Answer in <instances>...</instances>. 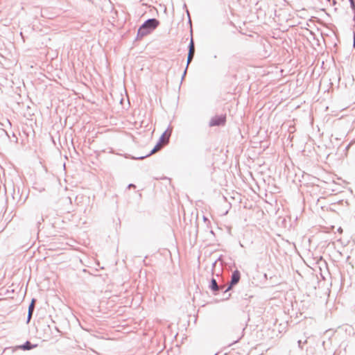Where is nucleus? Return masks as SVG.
I'll return each mask as SVG.
<instances>
[{
    "instance_id": "39448f33",
    "label": "nucleus",
    "mask_w": 355,
    "mask_h": 355,
    "mask_svg": "<svg viewBox=\"0 0 355 355\" xmlns=\"http://www.w3.org/2000/svg\"><path fill=\"white\" fill-rule=\"evenodd\" d=\"M171 134V130H166L162 135L160 138V143L166 144L168 141L169 137Z\"/></svg>"
},
{
    "instance_id": "7ed1b4c3",
    "label": "nucleus",
    "mask_w": 355,
    "mask_h": 355,
    "mask_svg": "<svg viewBox=\"0 0 355 355\" xmlns=\"http://www.w3.org/2000/svg\"><path fill=\"white\" fill-rule=\"evenodd\" d=\"M240 278H241V275H240L239 271L234 270L232 275L230 286L227 290H230L232 286L236 284L239 282Z\"/></svg>"
},
{
    "instance_id": "f03ea898",
    "label": "nucleus",
    "mask_w": 355,
    "mask_h": 355,
    "mask_svg": "<svg viewBox=\"0 0 355 355\" xmlns=\"http://www.w3.org/2000/svg\"><path fill=\"white\" fill-rule=\"evenodd\" d=\"M159 25V21L155 19H150L147 20L143 26L141 27L140 30L150 28L155 29Z\"/></svg>"
},
{
    "instance_id": "0eeeda50",
    "label": "nucleus",
    "mask_w": 355,
    "mask_h": 355,
    "mask_svg": "<svg viewBox=\"0 0 355 355\" xmlns=\"http://www.w3.org/2000/svg\"><path fill=\"white\" fill-rule=\"evenodd\" d=\"M211 288L214 291H218V286L217 285L216 281L214 279H212V280H211Z\"/></svg>"
},
{
    "instance_id": "9b49d317",
    "label": "nucleus",
    "mask_w": 355,
    "mask_h": 355,
    "mask_svg": "<svg viewBox=\"0 0 355 355\" xmlns=\"http://www.w3.org/2000/svg\"><path fill=\"white\" fill-rule=\"evenodd\" d=\"M354 47L355 48V33L354 34Z\"/></svg>"
},
{
    "instance_id": "9d476101",
    "label": "nucleus",
    "mask_w": 355,
    "mask_h": 355,
    "mask_svg": "<svg viewBox=\"0 0 355 355\" xmlns=\"http://www.w3.org/2000/svg\"><path fill=\"white\" fill-rule=\"evenodd\" d=\"M32 315H33L32 313L28 312L27 322H28L30 321V320L31 319Z\"/></svg>"
},
{
    "instance_id": "6e6552de",
    "label": "nucleus",
    "mask_w": 355,
    "mask_h": 355,
    "mask_svg": "<svg viewBox=\"0 0 355 355\" xmlns=\"http://www.w3.org/2000/svg\"><path fill=\"white\" fill-rule=\"evenodd\" d=\"M35 300L33 299L31 302V303L30 304L29 306H28V312H30V313H33L34 311V309H35Z\"/></svg>"
},
{
    "instance_id": "20e7f679",
    "label": "nucleus",
    "mask_w": 355,
    "mask_h": 355,
    "mask_svg": "<svg viewBox=\"0 0 355 355\" xmlns=\"http://www.w3.org/2000/svg\"><path fill=\"white\" fill-rule=\"evenodd\" d=\"M194 52H195L194 43H193V38H191L190 44H189V51L188 58H187L188 64H189L191 62V61L192 60V59L193 58Z\"/></svg>"
},
{
    "instance_id": "423d86ee",
    "label": "nucleus",
    "mask_w": 355,
    "mask_h": 355,
    "mask_svg": "<svg viewBox=\"0 0 355 355\" xmlns=\"http://www.w3.org/2000/svg\"><path fill=\"white\" fill-rule=\"evenodd\" d=\"M35 346L36 345H32L31 342L26 341L24 345L19 346V348L22 349L23 350H30Z\"/></svg>"
},
{
    "instance_id": "1a4fd4ad",
    "label": "nucleus",
    "mask_w": 355,
    "mask_h": 355,
    "mask_svg": "<svg viewBox=\"0 0 355 355\" xmlns=\"http://www.w3.org/2000/svg\"><path fill=\"white\" fill-rule=\"evenodd\" d=\"M162 147V144H158L154 148L153 150H152L151 153H150V155L153 154V153H156L157 150H159Z\"/></svg>"
},
{
    "instance_id": "f257e3e1",
    "label": "nucleus",
    "mask_w": 355,
    "mask_h": 355,
    "mask_svg": "<svg viewBox=\"0 0 355 355\" xmlns=\"http://www.w3.org/2000/svg\"><path fill=\"white\" fill-rule=\"evenodd\" d=\"M226 122V115L216 116L209 121V126L223 125Z\"/></svg>"
},
{
    "instance_id": "f8f14e48",
    "label": "nucleus",
    "mask_w": 355,
    "mask_h": 355,
    "mask_svg": "<svg viewBox=\"0 0 355 355\" xmlns=\"http://www.w3.org/2000/svg\"><path fill=\"white\" fill-rule=\"evenodd\" d=\"M351 1H352V3H353V1H352V0H351Z\"/></svg>"
},
{
    "instance_id": "ddd939ff",
    "label": "nucleus",
    "mask_w": 355,
    "mask_h": 355,
    "mask_svg": "<svg viewBox=\"0 0 355 355\" xmlns=\"http://www.w3.org/2000/svg\"><path fill=\"white\" fill-rule=\"evenodd\" d=\"M328 1H329L330 0H327Z\"/></svg>"
}]
</instances>
